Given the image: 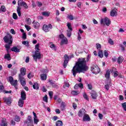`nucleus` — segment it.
<instances>
[{"label": "nucleus", "instance_id": "6", "mask_svg": "<svg viewBox=\"0 0 126 126\" xmlns=\"http://www.w3.org/2000/svg\"><path fill=\"white\" fill-rule=\"evenodd\" d=\"M4 90V86H3V84L1 82V81H0V93H1V92H3L4 94H11L12 93L11 91H3Z\"/></svg>", "mask_w": 126, "mask_h": 126}, {"label": "nucleus", "instance_id": "5", "mask_svg": "<svg viewBox=\"0 0 126 126\" xmlns=\"http://www.w3.org/2000/svg\"><path fill=\"white\" fill-rule=\"evenodd\" d=\"M32 57L33 61H35V63H37L38 60H40L41 59V52L38 51H35L34 55H33Z\"/></svg>", "mask_w": 126, "mask_h": 126}, {"label": "nucleus", "instance_id": "34", "mask_svg": "<svg viewBox=\"0 0 126 126\" xmlns=\"http://www.w3.org/2000/svg\"><path fill=\"white\" fill-rule=\"evenodd\" d=\"M24 1L23 0H18V6H23V3Z\"/></svg>", "mask_w": 126, "mask_h": 126}, {"label": "nucleus", "instance_id": "64", "mask_svg": "<svg viewBox=\"0 0 126 126\" xmlns=\"http://www.w3.org/2000/svg\"><path fill=\"white\" fill-rule=\"evenodd\" d=\"M27 37V35H26V33H24L23 34V39L25 40V39H26Z\"/></svg>", "mask_w": 126, "mask_h": 126}, {"label": "nucleus", "instance_id": "37", "mask_svg": "<svg viewBox=\"0 0 126 126\" xmlns=\"http://www.w3.org/2000/svg\"><path fill=\"white\" fill-rule=\"evenodd\" d=\"M0 10L1 12V11L2 12H5V11H6V8H5V6H4V5H2L1 6Z\"/></svg>", "mask_w": 126, "mask_h": 126}, {"label": "nucleus", "instance_id": "2", "mask_svg": "<svg viewBox=\"0 0 126 126\" xmlns=\"http://www.w3.org/2000/svg\"><path fill=\"white\" fill-rule=\"evenodd\" d=\"M21 73L19 74L18 77L21 83V84L23 86L26 85V81L23 76L26 74V68L25 67H22L20 69Z\"/></svg>", "mask_w": 126, "mask_h": 126}, {"label": "nucleus", "instance_id": "15", "mask_svg": "<svg viewBox=\"0 0 126 126\" xmlns=\"http://www.w3.org/2000/svg\"><path fill=\"white\" fill-rule=\"evenodd\" d=\"M20 49H21V46H14L11 49V51L12 52H15V53H19L20 52Z\"/></svg>", "mask_w": 126, "mask_h": 126}, {"label": "nucleus", "instance_id": "19", "mask_svg": "<svg viewBox=\"0 0 126 126\" xmlns=\"http://www.w3.org/2000/svg\"><path fill=\"white\" fill-rule=\"evenodd\" d=\"M21 97L22 100H26V93H25V91L21 92Z\"/></svg>", "mask_w": 126, "mask_h": 126}, {"label": "nucleus", "instance_id": "61", "mask_svg": "<svg viewBox=\"0 0 126 126\" xmlns=\"http://www.w3.org/2000/svg\"><path fill=\"white\" fill-rule=\"evenodd\" d=\"M53 92H49V95L51 98H53Z\"/></svg>", "mask_w": 126, "mask_h": 126}, {"label": "nucleus", "instance_id": "8", "mask_svg": "<svg viewBox=\"0 0 126 126\" xmlns=\"http://www.w3.org/2000/svg\"><path fill=\"white\" fill-rule=\"evenodd\" d=\"M50 29H53V26H52V24H49L48 26L46 24L43 25L42 30H43L44 32H49Z\"/></svg>", "mask_w": 126, "mask_h": 126}, {"label": "nucleus", "instance_id": "23", "mask_svg": "<svg viewBox=\"0 0 126 126\" xmlns=\"http://www.w3.org/2000/svg\"><path fill=\"white\" fill-rule=\"evenodd\" d=\"M124 57H123V56H120L117 59V63L119 64L122 63H123V62H124Z\"/></svg>", "mask_w": 126, "mask_h": 126}, {"label": "nucleus", "instance_id": "45", "mask_svg": "<svg viewBox=\"0 0 126 126\" xmlns=\"http://www.w3.org/2000/svg\"><path fill=\"white\" fill-rule=\"evenodd\" d=\"M13 19L17 20L18 18V17L17 16V14L15 13H13Z\"/></svg>", "mask_w": 126, "mask_h": 126}, {"label": "nucleus", "instance_id": "38", "mask_svg": "<svg viewBox=\"0 0 126 126\" xmlns=\"http://www.w3.org/2000/svg\"><path fill=\"white\" fill-rule=\"evenodd\" d=\"M67 26L69 29V31H72V28H71V24H70V23H68L67 24Z\"/></svg>", "mask_w": 126, "mask_h": 126}, {"label": "nucleus", "instance_id": "32", "mask_svg": "<svg viewBox=\"0 0 126 126\" xmlns=\"http://www.w3.org/2000/svg\"><path fill=\"white\" fill-rule=\"evenodd\" d=\"M56 126H63V121L58 120L56 123Z\"/></svg>", "mask_w": 126, "mask_h": 126}, {"label": "nucleus", "instance_id": "44", "mask_svg": "<svg viewBox=\"0 0 126 126\" xmlns=\"http://www.w3.org/2000/svg\"><path fill=\"white\" fill-rule=\"evenodd\" d=\"M122 108H123L124 111H126V102L122 103Z\"/></svg>", "mask_w": 126, "mask_h": 126}, {"label": "nucleus", "instance_id": "29", "mask_svg": "<svg viewBox=\"0 0 126 126\" xmlns=\"http://www.w3.org/2000/svg\"><path fill=\"white\" fill-rule=\"evenodd\" d=\"M17 12L19 16H21V7L18 6L17 8Z\"/></svg>", "mask_w": 126, "mask_h": 126}, {"label": "nucleus", "instance_id": "20", "mask_svg": "<svg viewBox=\"0 0 126 126\" xmlns=\"http://www.w3.org/2000/svg\"><path fill=\"white\" fill-rule=\"evenodd\" d=\"M111 73H110V69L107 70L105 74L104 75L106 79H110V76Z\"/></svg>", "mask_w": 126, "mask_h": 126}, {"label": "nucleus", "instance_id": "16", "mask_svg": "<svg viewBox=\"0 0 126 126\" xmlns=\"http://www.w3.org/2000/svg\"><path fill=\"white\" fill-rule=\"evenodd\" d=\"M91 96H92V99L96 100V99H97V97H98V94L94 91H93L91 93Z\"/></svg>", "mask_w": 126, "mask_h": 126}, {"label": "nucleus", "instance_id": "42", "mask_svg": "<svg viewBox=\"0 0 126 126\" xmlns=\"http://www.w3.org/2000/svg\"><path fill=\"white\" fill-rule=\"evenodd\" d=\"M26 21L28 25H30L32 23L31 19H30V18L27 19Z\"/></svg>", "mask_w": 126, "mask_h": 126}, {"label": "nucleus", "instance_id": "11", "mask_svg": "<svg viewBox=\"0 0 126 126\" xmlns=\"http://www.w3.org/2000/svg\"><path fill=\"white\" fill-rule=\"evenodd\" d=\"M85 114H86V110L84 108L80 109L78 113V116L80 118H82Z\"/></svg>", "mask_w": 126, "mask_h": 126}, {"label": "nucleus", "instance_id": "25", "mask_svg": "<svg viewBox=\"0 0 126 126\" xmlns=\"http://www.w3.org/2000/svg\"><path fill=\"white\" fill-rule=\"evenodd\" d=\"M65 108V102H62L60 106V109L61 111H64Z\"/></svg>", "mask_w": 126, "mask_h": 126}, {"label": "nucleus", "instance_id": "13", "mask_svg": "<svg viewBox=\"0 0 126 126\" xmlns=\"http://www.w3.org/2000/svg\"><path fill=\"white\" fill-rule=\"evenodd\" d=\"M3 100L4 103H6L7 105H10L11 104V98H10V97H6L4 96L3 98Z\"/></svg>", "mask_w": 126, "mask_h": 126}, {"label": "nucleus", "instance_id": "57", "mask_svg": "<svg viewBox=\"0 0 126 126\" xmlns=\"http://www.w3.org/2000/svg\"><path fill=\"white\" fill-rule=\"evenodd\" d=\"M37 4L38 5V6L39 7H41V6H42V5H43V3H42L40 1H37Z\"/></svg>", "mask_w": 126, "mask_h": 126}, {"label": "nucleus", "instance_id": "36", "mask_svg": "<svg viewBox=\"0 0 126 126\" xmlns=\"http://www.w3.org/2000/svg\"><path fill=\"white\" fill-rule=\"evenodd\" d=\"M83 97L84 98L85 100L87 101H89V98H88V95L85 93H84L83 94Z\"/></svg>", "mask_w": 126, "mask_h": 126}, {"label": "nucleus", "instance_id": "50", "mask_svg": "<svg viewBox=\"0 0 126 126\" xmlns=\"http://www.w3.org/2000/svg\"><path fill=\"white\" fill-rule=\"evenodd\" d=\"M96 48L97 50H100V49H101V48H102V46H101V44H100L99 43H96Z\"/></svg>", "mask_w": 126, "mask_h": 126}, {"label": "nucleus", "instance_id": "48", "mask_svg": "<svg viewBox=\"0 0 126 126\" xmlns=\"http://www.w3.org/2000/svg\"><path fill=\"white\" fill-rule=\"evenodd\" d=\"M87 87L88 88V89H89V90H92V84H87Z\"/></svg>", "mask_w": 126, "mask_h": 126}, {"label": "nucleus", "instance_id": "31", "mask_svg": "<svg viewBox=\"0 0 126 126\" xmlns=\"http://www.w3.org/2000/svg\"><path fill=\"white\" fill-rule=\"evenodd\" d=\"M33 27L35 29H38L40 27V24L38 22H35L33 23Z\"/></svg>", "mask_w": 126, "mask_h": 126}, {"label": "nucleus", "instance_id": "40", "mask_svg": "<svg viewBox=\"0 0 126 126\" xmlns=\"http://www.w3.org/2000/svg\"><path fill=\"white\" fill-rule=\"evenodd\" d=\"M72 31H69V30H67V37H68L69 38L71 37V32Z\"/></svg>", "mask_w": 126, "mask_h": 126}, {"label": "nucleus", "instance_id": "7", "mask_svg": "<svg viewBox=\"0 0 126 126\" xmlns=\"http://www.w3.org/2000/svg\"><path fill=\"white\" fill-rule=\"evenodd\" d=\"M104 23L106 26H110V24H111V21L108 18V17H105L104 19H101L100 20L101 24H103Z\"/></svg>", "mask_w": 126, "mask_h": 126}, {"label": "nucleus", "instance_id": "21", "mask_svg": "<svg viewBox=\"0 0 126 126\" xmlns=\"http://www.w3.org/2000/svg\"><path fill=\"white\" fill-rule=\"evenodd\" d=\"M67 42H68L67 39L66 38V37H64L62 39L61 42V45H66V44H67Z\"/></svg>", "mask_w": 126, "mask_h": 126}, {"label": "nucleus", "instance_id": "17", "mask_svg": "<svg viewBox=\"0 0 126 126\" xmlns=\"http://www.w3.org/2000/svg\"><path fill=\"white\" fill-rule=\"evenodd\" d=\"M110 86H112V81L110 80H108L107 84L104 86V88L107 91H109V89H110Z\"/></svg>", "mask_w": 126, "mask_h": 126}, {"label": "nucleus", "instance_id": "3", "mask_svg": "<svg viewBox=\"0 0 126 126\" xmlns=\"http://www.w3.org/2000/svg\"><path fill=\"white\" fill-rule=\"evenodd\" d=\"M3 39L5 43L8 44V45H11L12 44L13 40L12 35L9 33H7L6 36H5Z\"/></svg>", "mask_w": 126, "mask_h": 126}, {"label": "nucleus", "instance_id": "9", "mask_svg": "<svg viewBox=\"0 0 126 126\" xmlns=\"http://www.w3.org/2000/svg\"><path fill=\"white\" fill-rule=\"evenodd\" d=\"M92 71H93V73L94 74H98V73L100 72V68H99L97 65L93 66L92 67Z\"/></svg>", "mask_w": 126, "mask_h": 126}, {"label": "nucleus", "instance_id": "52", "mask_svg": "<svg viewBox=\"0 0 126 126\" xmlns=\"http://www.w3.org/2000/svg\"><path fill=\"white\" fill-rule=\"evenodd\" d=\"M67 18H68V19H70V20H73V16H72V15H68L67 16Z\"/></svg>", "mask_w": 126, "mask_h": 126}, {"label": "nucleus", "instance_id": "43", "mask_svg": "<svg viewBox=\"0 0 126 126\" xmlns=\"http://www.w3.org/2000/svg\"><path fill=\"white\" fill-rule=\"evenodd\" d=\"M33 122L34 125H38V123H39V119L37 118H33Z\"/></svg>", "mask_w": 126, "mask_h": 126}, {"label": "nucleus", "instance_id": "27", "mask_svg": "<svg viewBox=\"0 0 126 126\" xmlns=\"http://www.w3.org/2000/svg\"><path fill=\"white\" fill-rule=\"evenodd\" d=\"M40 78L41 80H47V75L45 74H41L40 75Z\"/></svg>", "mask_w": 126, "mask_h": 126}, {"label": "nucleus", "instance_id": "56", "mask_svg": "<svg viewBox=\"0 0 126 126\" xmlns=\"http://www.w3.org/2000/svg\"><path fill=\"white\" fill-rule=\"evenodd\" d=\"M23 6H24V7H25V8H26V9L28 8V6L27 5V3H26V2H24L23 4Z\"/></svg>", "mask_w": 126, "mask_h": 126}, {"label": "nucleus", "instance_id": "58", "mask_svg": "<svg viewBox=\"0 0 126 126\" xmlns=\"http://www.w3.org/2000/svg\"><path fill=\"white\" fill-rule=\"evenodd\" d=\"M51 85L53 88H57V87H58V85H57V84H55L54 83H51Z\"/></svg>", "mask_w": 126, "mask_h": 126}, {"label": "nucleus", "instance_id": "28", "mask_svg": "<svg viewBox=\"0 0 126 126\" xmlns=\"http://www.w3.org/2000/svg\"><path fill=\"white\" fill-rule=\"evenodd\" d=\"M4 58L8 61H10V60H11V57H10V54H9V53L5 54Z\"/></svg>", "mask_w": 126, "mask_h": 126}, {"label": "nucleus", "instance_id": "1", "mask_svg": "<svg viewBox=\"0 0 126 126\" xmlns=\"http://www.w3.org/2000/svg\"><path fill=\"white\" fill-rule=\"evenodd\" d=\"M89 61V56H88L86 59L85 58H81L78 59L77 62H76L75 65L71 70V73L74 77L76 76L77 73H81L82 72L87 71L89 69L87 63Z\"/></svg>", "mask_w": 126, "mask_h": 126}, {"label": "nucleus", "instance_id": "59", "mask_svg": "<svg viewBox=\"0 0 126 126\" xmlns=\"http://www.w3.org/2000/svg\"><path fill=\"white\" fill-rule=\"evenodd\" d=\"M10 33L13 34V35H15V31L13 29L10 30Z\"/></svg>", "mask_w": 126, "mask_h": 126}, {"label": "nucleus", "instance_id": "10", "mask_svg": "<svg viewBox=\"0 0 126 126\" xmlns=\"http://www.w3.org/2000/svg\"><path fill=\"white\" fill-rule=\"evenodd\" d=\"M9 81L11 84V85H12V86H16V85H17V80L13 79V77L12 76L9 77Z\"/></svg>", "mask_w": 126, "mask_h": 126}, {"label": "nucleus", "instance_id": "63", "mask_svg": "<svg viewBox=\"0 0 126 126\" xmlns=\"http://www.w3.org/2000/svg\"><path fill=\"white\" fill-rule=\"evenodd\" d=\"M77 5L79 8H81V2H78L77 4Z\"/></svg>", "mask_w": 126, "mask_h": 126}, {"label": "nucleus", "instance_id": "41", "mask_svg": "<svg viewBox=\"0 0 126 126\" xmlns=\"http://www.w3.org/2000/svg\"><path fill=\"white\" fill-rule=\"evenodd\" d=\"M43 101L46 102V103H48V96L45 95V96L43 97Z\"/></svg>", "mask_w": 126, "mask_h": 126}, {"label": "nucleus", "instance_id": "47", "mask_svg": "<svg viewBox=\"0 0 126 126\" xmlns=\"http://www.w3.org/2000/svg\"><path fill=\"white\" fill-rule=\"evenodd\" d=\"M71 94L73 95H78V92L77 91H72L71 92Z\"/></svg>", "mask_w": 126, "mask_h": 126}, {"label": "nucleus", "instance_id": "55", "mask_svg": "<svg viewBox=\"0 0 126 126\" xmlns=\"http://www.w3.org/2000/svg\"><path fill=\"white\" fill-rule=\"evenodd\" d=\"M63 88L65 89L66 87H69V84L67 83H65L63 86Z\"/></svg>", "mask_w": 126, "mask_h": 126}, {"label": "nucleus", "instance_id": "33", "mask_svg": "<svg viewBox=\"0 0 126 126\" xmlns=\"http://www.w3.org/2000/svg\"><path fill=\"white\" fill-rule=\"evenodd\" d=\"M98 56L99 58H101V59H102V58L104 57V55L103 54V51L99 50L98 53Z\"/></svg>", "mask_w": 126, "mask_h": 126}, {"label": "nucleus", "instance_id": "22", "mask_svg": "<svg viewBox=\"0 0 126 126\" xmlns=\"http://www.w3.org/2000/svg\"><path fill=\"white\" fill-rule=\"evenodd\" d=\"M0 126H7V123L6 122V119L3 118L1 121Z\"/></svg>", "mask_w": 126, "mask_h": 126}, {"label": "nucleus", "instance_id": "12", "mask_svg": "<svg viewBox=\"0 0 126 126\" xmlns=\"http://www.w3.org/2000/svg\"><path fill=\"white\" fill-rule=\"evenodd\" d=\"M64 63H63V66L64 68H65V67L67 66V63H68V60H69V57H68V56H67V55H65L64 56Z\"/></svg>", "mask_w": 126, "mask_h": 126}, {"label": "nucleus", "instance_id": "53", "mask_svg": "<svg viewBox=\"0 0 126 126\" xmlns=\"http://www.w3.org/2000/svg\"><path fill=\"white\" fill-rule=\"evenodd\" d=\"M117 76H119V72L118 71H115L114 77H117Z\"/></svg>", "mask_w": 126, "mask_h": 126}, {"label": "nucleus", "instance_id": "49", "mask_svg": "<svg viewBox=\"0 0 126 126\" xmlns=\"http://www.w3.org/2000/svg\"><path fill=\"white\" fill-rule=\"evenodd\" d=\"M104 55L105 57H106V58H108V56H109V53H108V51L104 50Z\"/></svg>", "mask_w": 126, "mask_h": 126}, {"label": "nucleus", "instance_id": "46", "mask_svg": "<svg viewBox=\"0 0 126 126\" xmlns=\"http://www.w3.org/2000/svg\"><path fill=\"white\" fill-rule=\"evenodd\" d=\"M35 50H36L35 51H38V52H39V51H40V47H39V43L35 45Z\"/></svg>", "mask_w": 126, "mask_h": 126}, {"label": "nucleus", "instance_id": "62", "mask_svg": "<svg viewBox=\"0 0 126 126\" xmlns=\"http://www.w3.org/2000/svg\"><path fill=\"white\" fill-rule=\"evenodd\" d=\"M124 96L123 95H120L119 96V100L120 101H123L124 100Z\"/></svg>", "mask_w": 126, "mask_h": 126}, {"label": "nucleus", "instance_id": "30", "mask_svg": "<svg viewBox=\"0 0 126 126\" xmlns=\"http://www.w3.org/2000/svg\"><path fill=\"white\" fill-rule=\"evenodd\" d=\"M42 14L43 16H45L46 17H49L50 16V13L47 11H44L42 12Z\"/></svg>", "mask_w": 126, "mask_h": 126}, {"label": "nucleus", "instance_id": "24", "mask_svg": "<svg viewBox=\"0 0 126 126\" xmlns=\"http://www.w3.org/2000/svg\"><path fill=\"white\" fill-rule=\"evenodd\" d=\"M110 15L114 17V16H117V15H118V13L116 11H115V10H112L110 12Z\"/></svg>", "mask_w": 126, "mask_h": 126}, {"label": "nucleus", "instance_id": "54", "mask_svg": "<svg viewBox=\"0 0 126 126\" xmlns=\"http://www.w3.org/2000/svg\"><path fill=\"white\" fill-rule=\"evenodd\" d=\"M50 48H51V49H53V50H55V51H56V45H55L54 44H52L50 45Z\"/></svg>", "mask_w": 126, "mask_h": 126}, {"label": "nucleus", "instance_id": "51", "mask_svg": "<svg viewBox=\"0 0 126 126\" xmlns=\"http://www.w3.org/2000/svg\"><path fill=\"white\" fill-rule=\"evenodd\" d=\"M108 43L109 44H110V45H114V41H113V40H112V39L109 38L108 39Z\"/></svg>", "mask_w": 126, "mask_h": 126}, {"label": "nucleus", "instance_id": "4", "mask_svg": "<svg viewBox=\"0 0 126 126\" xmlns=\"http://www.w3.org/2000/svg\"><path fill=\"white\" fill-rule=\"evenodd\" d=\"M25 125H27V126H34L32 117L28 116L27 120L24 122Z\"/></svg>", "mask_w": 126, "mask_h": 126}, {"label": "nucleus", "instance_id": "39", "mask_svg": "<svg viewBox=\"0 0 126 126\" xmlns=\"http://www.w3.org/2000/svg\"><path fill=\"white\" fill-rule=\"evenodd\" d=\"M23 45H25L26 47H29V42L27 41H24L22 42Z\"/></svg>", "mask_w": 126, "mask_h": 126}, {"label": "nucleus", "instance_id": "14", "mask_svg": "<svg viewBox=\"0 0 126 126\" xmlns=\"http://www.w3.org/2000/svg\"><path fill=\"white\" fill-rule=\"evenodd\" d=\"M90 121H91V118H90V116H89V115L86 114L83 115V122H90Z\"/></svg>", "mask_w": 126, "mask_h": 126}, {"label": "nucleus", "instance_id": "26", "mask_svg": "<svg viewBox=\"0 0 126 126\" xmlns=\"http://www.w3.org/2000/svg\"><path fill=\"white\" fill-rule=\"evenodd\" d=\"M32 87L33 89H35L36 90H38L39 89V84L38 83L36 82L32 85Z\"/></svg>", "mask_w": 126, "mask_h": 126}, {"label": "nucleus", "instance_id": "18", "mask_svg": "<svg viewBox=\"0 0 126 126\" xmlns=\"http://www.w3.org/2000/svg\"><path fill=\"white\" fill-rule=\"evenodd\" d=\"M24 99H21V98H20L18 101V106L19 107H20V108H22L23 107V105H24Z\"/></svg>", "mask_w": 126, "mask_h": 126}, {"label": "nucleus", "instance_id": "35", "mask_svg": "<svg viewBox=\"0 0 126 126\" xmlns=\"http://www.w3.org/2000/svg\"><path fill=\"white\" fill-rule=\"evenodd\" d=\"M14 120L15 122L19 123L20 122V117L18 115H15Z\"/></svg>", "mask_w": 126, "mask_h": 126}, {"label": "nucleus", "instance_id": "60", "mask_svg": "<svg viewBox=\"0 0 126 126\" xmlns=\"http://www.w3.org/2000/svg\"><path fill=\"white\" fill-rule=\"evenodd\" d=\"M25 28H26L27 31H29V30H30V29H31V28H30V27L28 25H25Z\"/></svg>", "mask_w": 126, "mask_h": 126}]
</instances>
